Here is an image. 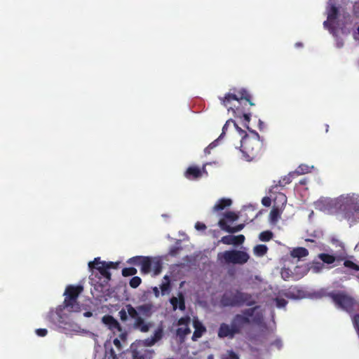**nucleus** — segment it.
<instances>
[{
  "instance_id": "9d476101",
  "label": "nucleus",
  "mask_w": 359,
  "mask_h": 359,
  "mask_svg": "<svg viewBox=\"0 0 359 359\" xmlns=\"http://www.w3.org/2000/svg\"><path fill=\"white\" fill-rule=\"evenodd\" d=\"M250 259L249 255L242 250H232L219 252L217 255V260L222 264H239L246 263Z\"/></svg>"
},
{
  "instance_id": "7ed1b4c3",
  "label": "nucleus",
  "mask_w": 359,
  "mask_h": 359,
  "mask_svg": "<svg viewBox=\"0 0 359 359\" xmlns=\"http://www.w3.org/2000/svg\"><path fill=\"white\" fill-rule=\"evenodd\" d=\"M326 13L327 18L323 23L324 27L335 38L337 47L341 48L344 41L339 35H346L350 32L353 25L351 17L349 14L341 15L335 6L334 0H329Z\"/></svg>"
},
{
  "instance_id": "5fc2aeb1",
  "label": "nucleus",
  "mask_w": 359,
  "mask_h": 359,
  "mask_svg": "<svg viewBox=\"0 0 359 359\" xmlns=\"http://www.w3.org/2000/svg\"><path fill=\"white\" fill-rule=\"evenodd\" d=\"M295 46H296V47L302 46V43H297L295 44Z\"/></svg>"
},
{
  "instance_id": "603ef678",
  "label": "nucleus",
  "mask_w": 359,
  "mask_h": 359,
  "mask_svg": "<svg viewBox=\"0 0 359 359\" xmlns=\"http://www.w3.org/2000/svg\"><path fill=\"white\" fill-rule=\"evenodd\" d=\"M306 180H305V179L302 180L299 182V183H300V184H306Z\"/></svg>"
},
{
  "instance_id": "1a4fd4ad",
  "label": "nucleus",
  "mask_w": 359,
  "mask_h": 359,
  "mask_svg": "<svg viewBox=\"0 0 359 359\" xmlns=\"http://www.w3.org/2000/svg\"><path fill=\"white\" fill-rule=\"evenodd\" d=\"M119 317L123 321L128 319V315L134 319V327L142 332H147L152 327L151 322H147L140 316H138L137 311L130 304L126 306V309H121L119 312Z\"/></svg>"
},
{
  "instance_id": "72a5a7b5",
  "label": "nucleus",
  "mask_w": 359,
  "mask_h": 359,
  "mask_svg": "<svg viewBox=\"0 0 359 359\" xmlns=\"http://www.w3.org/2000/svg\"><path fill=\"white\" fill-rule=\"evenodd\" d=\"M324 269V264L319 262H314L311 264L309 270L313 273H320Z\"/></svg>"
},
{
  "instance_id": "f03ea898",
  "label": "nucleus",
  "mask_w": 359,
  "mask_h": 359,
  "mask_svg": "<svg viewBox=\"0 0 359 359\" xmlns=\"http://www.w3.org/2000/svg\"><path fill=\"white\" fill-rule=\"evenodd\" d=\"M229 129L233 132V139H240L239 145L234 144V146L236 149H240L243 158L247 161H251L256 158L262 147L259 134L254 130H250L248 134L238 127L232 119H229L223 126L221 136L225 134Z\"/></svg>"
},
{
  "instance_id": "8fccbe9b",
  "label": "nucleus",
  "mask_w": 359,
  "mask_h": 359,
  "mask_svg": "<svg viewBox=\"0 0 359 359\" xmlns=\"http://www.w3.org/2000/svg\"><path fill=\"white\" fill-rule=\"evenodd\" d=\"M83 316H84L85 317L89 318V317H91V316H92V313H91V312H89V311H88V312L84 313H83Z\"/></svg>"
},
{
  "instance_id": "e433bc0d",
  "label": "nucleus",
  "mask_w": 359,
  "mask_h": 359,
  "mask_svg": "<svg viewBox=\"0 0 359 359\" xmlns=\"http://www.w3.org/2000/svg\"><path fill=\"white\" fill-rule=\"evenodd\" d=\"M141 282H142V280H141V278L140 277L134 276L130 280V285L133 288H136V287H137L140 285Z\"/></svg>"
},
{
  "instance_id": "4be33fe9",
  "label": "nucleus",
  "mask_w": 359,
  "mask_h": 359,
  "mask_svg": "<svg viewBox=\"0 0 359 359\" xmlns=\"http://www.w3.org/2000/svg\"><path fill=\"white\" fill-rule=\"evenodd\" d=\"M193 325L195 330L192 336V339L194 341H196L198 339L201 337L203 334L205 332V327L197 318H194Z\"/></svg>"
},
{
  "instance_id": "f8f14e48",
  "label": "nucleus",
  "mask_w": 359,
  "mask_h": 359,
  "mask_svg": "<svg viewBox=\"0 0 359 359\" xmlns=\"http://www.w3.org/2000/svg\"><path fill=\"white\" fill-rule=\"evenodd\" d=\"M314 205L316 209L325 213L341 215L339 196L335 198H320L315 203Z\"/></svg>"
},
{
  "instance_id": "864d4df0",
  "label": "nucleus",
  "mask_w": 359,
  "mask_h": 359,
  "mask_svg": "<svg viewBox=\"0 0 359 359\" xmlns=\"http://www.w3.org/2000/svg\"><path fill=\"white\" fill-rule=\"evenodd\" d=\"M263 124H264V123H263L261 120H259V128H262V126H263Z\"/></svg>"
},
{
  "instance_id": "f3484780",
  "label": "nucleus",
  "mask_w": 359,
  "mask_h": 359,
  "mask_svg": "<svg viewBox=\"0 0 359 359\" xmlns=\"http://www.w3.org/2000/svg\"><path fill=\"white\" fill-rule=\"evenodd\" d=\"M313 168V166L309 167L307 165H300L294 172H290L288 176L285 177L283 179V183L284 184H288L292 181V177L300 175H304L311 172V170Z\"/></svg>"
},
{
  "instance_id": "ddd939ff",
  "label": "nucleus",
  "mask_w": 359,
  "mask_h": 359,
  "mask_svg": "<svg viewBox=\"0 0 359 359\" xmlns=\"http://www.w3.org/2000/svg\"><path fill=\"white\" fill-rule=\"evenodd\" d=\"M238 218V216L233 212H228L224 214V218L221 219L218 224L219 227L229 233H236L240 231H241L244 225L243 224H239L236 226H231L230 224H232L233 222L236 221Z\"/></svg>"
},
{
  "instance_id": "4c0bfd02",
  "label": "nucleus",
  "mask_w": 359,
  "mask_h": 359,
  "mask_svg": "<svg viewBox=\"0 0 359 359\" xmlns=\"http://www.w3.org/2000/svg\"><path fill=\"white\" fill-rule=\"evenodd\" d=\"M137 273V270L135 268H126L122 271L123 276H133Z\"/></svg>"
},
{
  "instance_id": "5701e85b",
  "label": "nucleus",
  "mask_w": 359,
  "mask_h": 359,
  "mask_svg": "<svg viewBox=\"0 0 359 359\" xmlns=\"http://www.w3.org/2000/svg\"><path fill=\"white\" fill-rule=\"evenodd\" d=\"M170 304L174 310L179 309L181 311L185 309L184 298L182 294H179L178 297H173L170 299Z\"/></svg>"
},
{
  "instance_id": "412c9836",
  "label": "nucleus",
  "mask_w": 359,
  "mask_h": 359,
  "mask_svg": "<svg viewBox=\"0 0 359 359\" xmlns=\"http://www.w3.org/2000/svg\"><path fill=\"white\" fill-rule=\"evenodd\" d=\"M205 171V168H203V169L201 170L196 166H191L187 170L185 176L189 180H195L201 177L202 173Z\"/></svg>"
},
{
  "instance_id": "a878e982",
  "label": "nucleus",
  "mask_w": 359,
  "mask_h": 359,
  "mask_svg": "<svg viewBox=\"0 0 359 359\" xmlns=\"http://www.w3.org/2000/svg\"><path fill=\"white\" fill-rule=\"evenodd\" d=\"M283 208L280 207H274L270 212V221L273 224H276L282 214Z\"/></svg>"
},
{
  "instance_id": "bb28decb",
  "label": "nucleus",
  "mask_w": 359,
  "mask_h": 359,
  "mask_svg": "<svg viewBox=\"0 0 359 359\" xmlns=\"http://www.w3.org/2000/svg\"><path fill=\"white\" fill-rule=\"evenodd\" d=\"M231 205V200L229 198H222L219 200L213 207L214 211H219L223 210L226 207H229Z\"/></svg>"
},
{
  "instance_id": "4468645a",
  "label": "nucleus",
  "mask_w": 359,
  "mask_h": 359,
  "mask_svg": "<svg viewBox=\"0 0 359 359\" xmlns=\"http://www.w3.org/2000/svg\"><path fill=\"white\" fill-rule=\"evenodd\" d=\"M118 265L116 262H102L100 257L95 258L93 262H90L88 263V267L90 269H95L100 271V274L106 278L107 280L110 279V273L109 271V269H116Z\"/></svg>"
},
{
  "instance_id": "f704fd0d",
  "label": "nucleus",
  "mask_w": 359,
  "mask_h": 359,
  "mask_svg": "<svg viewBox=\"0 0 359 359\" xmlns=\"http://www.w3.org/2000/svg\"><path fill=\"white\" fill-rule=\"evenodd\" d=\"M161 290L162 294H166L170 289V280L168 276H164V280L161 285Z\"/></svg>"
},
{
  "instance_id": "9b49d317",
  "label": "nucleus",
  "mask_w": 359,
  "mask_h": 359,
  "mask_svg": "<svg viewBox=\"0 0 359 359\" xmlns=\"http://www.w3.org/2000/svg\"><path fill=\"white\" fill-rule=\"evenodd\" d=\"M251 299L252 297L248 294L238 291L229 292L224 294L222 303L224 306H233L241 304L252 305L254 303V301Z\"/></svg>"
},
{
  "instance_id": "2eb2a0df",
  "label": "nucleus",
  "mask_w": 359,
  "mask_h": 359,
  "mask_svg": "<svg viewBox=\"0 0 359 359\" xmlns=\"http://www.w3.org/2000/svg\"><path fill=\"white\" fill-rule=\"evenodd\" d=\"M330 297L338 308L346 311H349L354 304L353 299L343 292L332 293Z\"/></svg>"
},
{
  "instance_id": "a18cd8bd",
  "label": "nucleus",
  "mask_w": 359,
  "mask_h": 359,
  "mask_svg": "<svg viewBox=\"0 0 359 359\" xmlns=\"http://www.w3.org/2000/svg\"><path fill=\"white\" fill-rule=\"evenodd\" d=\"M278 349H280L282 347V342L280 339H276L273 344Z\"/></svg>"
},
{
  "instance_id": "49530a36",
  "label": "nucleus",
  "mask_w": 359,
  "mask_h": 359,
  "mask_svg": "<svg viewBox=\"0 0 359 359\" xmlns=\"http://www.w3.org/2000/svg\"><path fill=\"white\" fill-rule=\"evenodd\" d=\"M353 39L356 41H359V27H358L357 30L353 32Z\"/></svg>"
},
{
  "instance_id": "423d86ee",
  "label": "nucleus",
  "mask_w": 359,
  "mask_h": 359,
  "mask_svg": "<svg viewBox=\"0 0 359 359\" xmlns=\"http://www.w3.org/2000/svg\"><path fill=\"white\" fill-rule=\"evenodd\" d=\"M339 201L342 217L350 222L359 220V194H342L339 196Z\"/></svg>"
},
{
  "instance_id": "0eeeda50",
  "label": "nucleus",
  "mask_w": 359,
  "mask_h": 359,
  "mask_svg": "<svg viewBox=\"0 0 359 359\" xmlns=\"http://www.w3.org/2000/svg\"><path fill=\"white\" fill-rule=\"evenodd\" d=\"M102 322L111 331L114 336H116L113 339V344L118 351H121L126 345L127 332L122 329L119 323L111 316H104Z\"/></svg>"
},
{
  "instance_id": "f257e3e1",
  "label": "nucleus",
  "mask_w": 359,
  "mask_h": 359,
  "mask_svg": "<svg viewBox=\"0 0 359 359\" xmlns=\"http://www.w3.org/2000/svg\"><path fill=\"white\" fill-rule=\"evenodd\" d=\"M82 287L79 286H68L64 295L65 296L64 305L49 311L47 318L53 324L62 329L66 334H75L81 332V326L73 321L65 312L67 309L70 312L80 311V306L77 302V297L81 292Z\"/></svg>"
},
{
  "instance_id": "dca6fc26",
  "label": "nucleus",
  "mask_w": 359,
  "mask_h": 359,
  "mask_svg": "<svg viewBox=\"0 0 359 359\" xmlns=\"http://www.w3.org/2000/svg\"><path fill=\"white\" fill-rule=\"evenodd\" d=\"M129 263L139 266L142 273L151 272L152 257H134L129 259Z\"/></svg>"
},
{
  "instance_id": "6e6552de",
  "label": "nucleus",
  "mask_w": 359,
  "mask_h": 359,
  "mask_svg": "<svg viewBox=\"0 0 359 359\" xmlns=\"http://www.w3.org/2000/svg\"><path fill=\"white\" fill-rule=\"evenodd\" d=\"M250 95L247 90L244 88H241L234 93L226 94L225 97L220 98V100L228 111H231L235 116H239L241 111L237 104H240L241 100H245L249 102L251 106L255 105V104L250 100Z\"/></svg>"
},
{
  "instance_id": "7c9ffc66",
  "label": "nucleus",
  "mask_w": 359,
  "mask_h": 359,
  "mask_svg": "<svg viewBox=\"0 0 359 359\" xmlns=\"http://www.w3.org/2000/svg\"><path fill=\"white\" fill-rule=\"evenodd\" d=\"M287 203V197L282 193H278L274 198V207H280L283 208Z\"/></svg>"
},
{
  "instance_id": "58836bf2",
  "label": "nucleus",
  "mask_w": 359,
  "mask_h": 359,
  "mask_svg": "<svg viewBox=\"0 0 359 359\" xmlns=\"http://www.w3.org/2000/svg\"><path fill=\"white\" fill-rule=\"evenodd\" d=\"M224 135V134H223L222 136L220 135L217 140H215L211 144H210L209 146L207 148H205V152L206 154H209L210 152V149H212L215 148V147H217L219 140L222 138Z\"/></svg>"
},
{
  "instance_id": "393cba45",
  "label": "nucleus",
  "mask_w": 359,
  "mask_h": 359,
  "mask_svg": "<svg viewBox=\"0 0 359 359\" xmlns=\"http://www.w3.org/2000/svg\"><path fill=\"white\" fill-rule=\"evenodd\" d=\"M345 267H346L353 275L356 276L359 278V265L352 260H346L344 263Z\"/></svg>"
},
{
  "instance_id": "de8ad7c7",
  "label": "nucleus",
  "mask_w": 359,
  "mask_h": 359,
  "mask_svg": "<svg viewBox=\"0 0 359 359\" xmlns=\"http://www.w3.org/2000/svg\"><path fill=\"white\" fill-rule=\"evenodd\" d=\"M281 276L283 278L286 279L289 277V272L286 269H283L281 272Z\"/></svg>"
},
{
  "instance_id": "a19ab883",
  "label": "nucleus",
  "mask_w": 359,
  "mask_h": 359,
  "mask_svg": "<svg viewBox=\"0 0 359 359\" xmlns=\"http://www.w3.org/2000/svg\"><path fill=\"white\" fill-rule=\"evenodd\" d=\"M250 116H251L250 114H243V125H244V126L247 127L248 129H249L248 124L250 122Z\"/></svg>"
},
{
  "instance_id": "c03bdc74",
  "label": "nucleus",
  "mask_w": 359,
  "mask_h": 359,
  "mask_svg": "<svg viewBox=\"0 0 359 359\" xmlns=\"http://www.w3.org/2000/svg\"><path fill=\"white\" fill-rule=\"evenodd\" d=\"M262 203L264 206L269 207L271 205V198L269 197H264L262 199Z\"/></svg>"
},
{
  "instance_id": "2f4dec72",
  "label": "nucleus",
  "mask_w": 359,
  "mask_h": 359,
  "mask_svg": "<svg viewBox=\"0 0 359 359\" xmlns=\"http://www.w3.org/2000/svg\"><path fill=\"white\" fill-rule=\"evenodd\" d=\"M318 257L321 261H323V264H332L337 260L336 257L325 253L320 254Z\"/></svg>"
},
{
  "instance_id": "ea45409f",
  "label": "nucleus",
  "mask_w": 359,
  "mask_h": 359,
  "mask_svg": "<svg viewBox=\"0 0 359 359\" xmlns=\"http://www.w3.org/2000/svg\"><path fill=\"white\" fill-rule=\"evenodd\" d=\"M222 359H238V357L235 353L229 351L226 355H223Z\"/></svg>"
},
{
  "instance_id": "39448f33",
  "label": "nucleus",
  "mask_w": 359,
  "mask_h": 359,
  "mask_svg": "<svg viewBox=\"0 0 359 359\" xmlns=\"http://www.w3.org/2000/svg\"><path fill=\"white\" fill-rule=\"evenodd\" d=\"M163 328L159 325L154 331V335L142 341H139L131 345L133 359H151L154 355V351L145 348L151 346L158 341L163 337Z\"/></svg>"
},
{
  "instance_id": "6e6d98bb",
  "label": "nucleus",
  "mask_w": 359,
  "mask_h": 359,
  "mask_svg": "<svg viewBox=\"0 0 359 359\" xmlns=\"http://www.w3.org/2000/svg\"><path fill=\"white\" fill-rule=\"evenodd\" d=\"M208 359H213V355H209Z\"/></svg>"
},
{
  "instance_id": "c85d7f7f",
  "label": "nucleus",
  "mask_w": 359,
  "mask_h": 359,
  "mask_svg": "<svg viewBox=\"0 0 359 359\" xmlns=\"http://www.w3.org/2000/svg\"><path fill=\"white\" fill-rule=\"evenodd\" d=\"M308 250L304 248H294L291 251V256L293 257H297L298 259H301L305 257L308 255Z\"/></svg>"
},
{
  "instance_id": "473e14b6",
  "label": "nucleus",
  "mask_w": 359,
  "mask_h": 359,
  "mask_svg": "<svg viewBox=\"0 0 359 359\" xmlns=\"http://www.w3.org/2000/svg\"><path fill=\"white\" fill-rule=\"evenodd\" d=\"M267 250L265 245H257L253 248V252L256 256L262 257L266 253Z\"/></svg>"
},
{
  "instance_id": "c756f323",
  "label": "nucleus",
  "mask_w": 359,
  "mask_h": 359,
  "mask_svg": "<svg viewBox=\"0 0 359 359\" xmlns=\"http://www.w3.org/2000/svg\"><path fill=\"white\" fill-rule=\"evenodd\" d=\"M105 354L103 359H118L117 355L113 348L110 346L109 341L104 344Z\"/></svg>"
},
{
  "instance_id": "b1692460",
  "label": "nucleus",
  "mask_w": 359,
  "mask_h": 359,
  "mask_svg": "<svg viewBox=\"0 0 359 359\" xmlns=\"http://www.w3.org/2000/svg\"><path fill=\"white\" fill-rule=\"evenodd\" d=\"M153 305L151 304H145L141 306H139L136 310L137 311L138 316H140V314L149 317L153 313Z\"/></svg>"
},
{
  "instance_id": "aec40b11",
  "label": "nucleus",
  "mask_w": 359,
  "mask_h": 359,
  "mask_svg": "<svg viewBox=\"0 0 359 359\" xmlns=\"http://www.w3.org/2000/svg\"><path fill=\"white\" fill-rule=\"evenodd\" d=\"M284 297H289L288 293L285 290H280L277 293H274L273 300L276 302L277 308L282 309L286 306L287 301L285 299Z\"/></svg>"
},
{
  "instance_id": "09e8293b",
  "label": "nucleus",
  "mask_w": 359,
  "mask_h": 359,
  "mask_svg": "<svg viewBox=\"0 0 359 359\" xmlns=\"http://www.w3.org/2000/svg\"><path fill=\"white\" fill-rule=\"evenodd\" d=\"M153 291H154V293L155 294V296L156 297H158L159 296V290H158V288L157 287H154L153 288Z\"/></svg>"
},
{
  "instance_id": "79ce46f5",
  "label": "nucleus",
  "mask_w": 359,
  "mask_h": 359,
  "mask_svg": "<svg viewBox=\"0 0 359 359\" xmlns=\"http://www.w3.org/2000/svg\"><path fill=\"white\" fill-rule=\"evenodd\" d=\"M48 333L46 329H37L36 330V334L39 337H45Z\"/></svg>"
},
{
  "instance_id": "20e7f679",
  "label": "nucleus",
  "mask_w": 359,
  "mask_h": 359,
  "mask_svg": "<svg viewBox=\"0 0 359 359\" xmlns=\"http://www.w3.org/2000/svg\"><path fill=\"white\" fill-rule=\"evenodd\" d=\"M250 324L255 326L264 327L262 309L260 306L249 309L243 314L237 315L233 320L231 325L222 324L219 330V337H233L238 332L241 327Z\"/></svg>"
},
{
  "instance_id": "6ab92c4d",
  "label": "nucleus",
  "mask_w": 359,
  "mask_h": 359,
  "mask_svg": "<svg viewBox=\"0 0 359 359\" xmlns=\"http://www.w3.org/2000/svg\"><path fill=\"white\" fill-rule=\"evenodd\" d=\"M245 241V236L243 235L238 236H223L220 242L226 245H236L238 244H241Z\"/></svg>"
},
{
  "instance_id": "37998d69",
  "label": "nucleus",
  "mask_w": 359,
  "mask_h": 359,
  "mask_svg": "<svg viewBox=\"0 0 359 359\" xmlns=\"http://www.w3.org/2000/svg\"><path fill=\"white\" fill-rule=\"evenodd\" d=\"M195 229L198 231L205 230L206 229V226L203 223L197 222L195 224Z\"/></svg>"
},
{
  "instance_id": "c9c22d12",
  "label": "nucleus",
  "mask_w": 359,
  "mask_h": 359,
  "mask_svg": "<svg viewBox=\"0 0 359 359\" xmlns=\"http://www.w3.org/2000/svg\"><path fill=\"white\" fill-rule=\"evenodd\" d=\"M259 238L262 241H268L272 238V233L269 231H263L259 234Z\"/></svg>"
},
{
  "instance_id": "a211bd4d",
  "label": "nucleus",
  "mask_w": 359,
  "mask_h": 359,
  "mask_svg": "<svg viewBox=\"0 0 359 359\" xmlns=\"http://www.w3.org/2000/svg\"><path fill=\"white\" fill-rule=\"evenodd\" d=\"M190 322L189 317H183L178 320V326L180 327L177 330V335L181 338L184 337L186 335L190 333L191 330L188 327V325Z\"/></svg>"
},
{
  "instance_id": "3c124183",
  "label": "nucleus",
  "mask_w": 359,
  "mask_h": 359,
  "mask_svg": "<svg viewBox=\"0 0 359 359\" xmlns=\"http://www.w3.org/2000/svg\"><path fill=\"white\" fill-rule=\"evenodd\" d=\"M176 251H177V249H172L170 251V254L171 255H175L176 254Z\"/></svg>"
},
{
  "instance_id": "cd10ccee",
  "label": "nucleus",
  "mask_w": 359,
  "mask_h": 359,
  "mask_svg": "<svg viewBox=\"0 0 359 359\" xmlns=\"http://www.w3.org/2000/svg\"><path fill=\"white\" fill-rule=\"evenodd\" d=\"M162 263L158 257H152L151 272L154 276L159 274L161 271Z\"/></svg>"
}]
</instances>
